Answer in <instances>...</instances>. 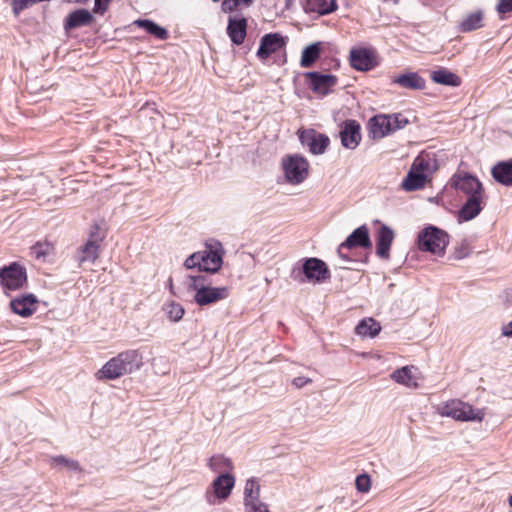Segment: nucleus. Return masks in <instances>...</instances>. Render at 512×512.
<instances>
[{
  "label": "nucleus",
  "mask_w": 512,
  "mask_h": 512,
  "mask_svg": "<svg viewBox=\"0 0 512 512\" xmlns=\"http://www.w3.org/2000/svg\"><path fill=\"white\" fill-rule=\"evenodd\" d=\"M508 503H509L510 507L512 508V494L508 498Z\"/></svg>",
  "instance_id": "56"
},
{
  "label": "nucleus",
  "mask_w": 512,
  "mask_h": 512,
  "mask_svg": "<svg viewBox=\"0 0 512 512\" xmlns=\"http://www.w3.org/2000/svg\"><path fill=\"white\" fill-rule=\"evenodd\" d=\"M188 279L190 281L188 289L191 291L197 292L200 287L210 286V283L207 282V277L203 275H189Z\"/></svg>",
  "instance_id": "40"
},
{
  "label": "nucleus",
  "mask_w": 512,
  "mask_h": 512,
  "mask_svg": "<svg viewBox=\"0 0 512 512\" xmlns=\"http://www.w3.org/2000/svg\"><path fill=\"white\" fill-rule=\"evenodd\" d=\"M449 239L446 231L434 225H427L418 233L417 245L420 251L441 257L445 255Z\"/></svg>",
  "instance_id": "4"
},
{
  "label": "nucleus",
  "mask_w": 512,
  "mask_h": 512,
  "mask_svg": "<svg viewBox=\"0 0 512 512\" xmlns=\"http://www.w3.org/2000/svg\"><path fill=\"white\" fill-rule=\"evenodd\" d=\"M298 137L303 146L308 147L314 155L323 154L329 146L330 139L327 135L314 129L299 130Z\"/></svg>",
  "instance_id": "11"
},
{
  "label": "nucleus",
  "mask_w": 512,
  "mask_h": 512,
  "mask_svg": "<svg viewBox=\"0 0 512 512\" xmlns=\"http://www.w3.org/2000/svg\"><path fill=\"white\" fill-rule=\"evenodd\" d=\"M100 245L87 241L80 246L77 251V260L79 264L94 263L99 256Z\"/></svg>",
  "instance_id": "30"
},
{
  "label": "nucleus",
  "mask_w": 512,
  "mask_h": 512,
  "mask_svg": "<svg viewBox=\"0 0 512 512\" xmlns=\"http://www.w3.org/2000/svg\"><path fill=\"white\" fill-rule=\"evenodd\" d=\"M311 382H312V379L307 378V377H303V376H299V377H296V378L293 379L292 384L296 388H302V387H304L305 385H307V384H309Z\"/></svg>",
  "instance_id": "50"
},
{
  "label": "nucleus",
  "mask_w": 512,
  "mask_h": 512,
  "mask_svg": "<svg viewBox=\"0 0 512 512\" xmlns=\"http://www.w3.org/2000/svg\"><path fill=\"white\" fill-rule=\"evenodd\" d=\"M491 174L493 179L507 187L512 186V159L499 161L492 169Z\"/></svg>",
  "instance_id": "24"
},
{
  "label": "nucleus",
  "mask_w": 512,
  "mask_h": 512,
  "mask_svg": "<svg viewBox=\"0 0 512 512\" xmlns=\"http://www.w3.org/2000/svg\"><path fill=\"white\" fill-rule=\"evenodd\" d=\"M337 253H338V255H339L343 260H345V261H347V262L351 261L350 257H349L347 254H344V253H343V250H341V251H340V246H339V247H338V249H337Z\"/></svg>",
  "instance_id": "52"
},
{
  "label": "nucleus",
  "mask_w": 512,
  "mask_h": 512,
  "mask_svg": "<svg viewBox=\"0 0 512 512\" xmlns=\"http://www.w3.org/2000/svg\"><path fill=\"white\" fill-rule=\"evenodd\" d=\"M235 485V478L229 472L221 473L212 482L213 493L209 490L206 492L207 502L210 504L215 503V499L225 500L231 494V491Z\"/></svg>",
  "instance_id": "12"
},
{
  "label": "nucleus",
  "mask_w": 512,
  "mask_h": 512,
  "mask_svg": "<svg viewBox=\"0 0 512 512\" xmlns=\"http://www.w3.org/2000/svg\"><path fill=\"white\" fill-rule=\"evenodd\" d=\"M203 253L202 252H195L191 254L184 262V266L187 269H194L197 268L199 271H201V263H202Z\"/></svg>",
  "instance_id": "43"
},
{
  "label": "nucleus",
  "mask_w": 512,
  "mask_h": 512,
  "mask_svg": "<svg viewBox=\"0 0 512 512\" xmlns=\"http://www.w3.org/2000/svg\"><path fill=\"white\" fill-rule=\"evenodd\" d=\"M226 32L234 45H242L247 35V19L244 16H230Z\"/></svg>",
  "instance_id": "17"
},
{
  "label": "nucleus",
  "mask_w": 512,
  "mask_h": 512,
  "mask_svg": "<svg viewBox=\"0 0 512 512\" xmlns=\"http://www.w3.org/2000/svg\"><path fill=\"white\" fill-rule=\"evenodd\" d=\"M260 486L254 478H250L246 481L244 487L245 503H251L259 500Z\"/></svg>",
  "instance_id": "36"
},
{
  "label": "nucleus",
  "mask_w": 512,
  "mask_h": 512,
  "mask_svg": "<svg viewBox=\"0 0 512 512\" xmlns=\"http://www.w3.org/2000/svg\"><path fill=\"white\" fill-rule=\"evenodd\" d=\"M168 282H169V287H170V289H172V287H173L172 278H169V281H168Z\"/></svg>",
  "instance_id": "57"
},
{
  "label": "nucleus",
  "mask_w": 512,
  "mask_h": 512,
  "mask_svg": "<svg viewBox=\"0 0 512 512\" xmlns=\"http://www.w3.org/2000/svg\"><path fill=\"white\" fill-rule=\"evenodd\" d=\"M33 6L31 0H12L11 8L15 17H18L21 12Z\"/></svg>",
  "instance_id": "44"
},
{
  "label": "nucleus",
  "mask_w": 512,
  "mask_h": 512,
  "mask_svg": "<svg viewBox=\"0 0 512 512\" xmlns=\"http://www.w3.org/2000/svg\"><path fill=\"white\" fill-rule=\"evenodd\" d=\"M391 377L397 383L405 385H409V382L412 380L411 370L407 366L395 370Z\"/></svg>",
  "instance_id": "39"
},
{
  "label": "nucleus",
  "mask_w": 512,
  "mask_h": 512,
  "mask_svg": "<svg viewBox=\"0 0 512 512\" xmlns=\"http://www.w3.org/2000/svg\"><path fill=\"white\" fill-rule=\"evenodd\" d=\"M203 258L201 263V271L208 273H216L223 263L222 254L220 250L210 249L209 251H203Z\"/></svg>",
  "instance_id": "26"
},
{
  "label": "nucleus",
  "mask_w": 512,
  "mask_h": 512,
  "mask_svg": "<svg viewBox=\"0 0 512 512\" xmlns=\"http://www.w3.org/2000/svg\"><path fill=\"white\" fill-rule=\"evenodd\" d=\"M339 137L346 149L354 150L361 141V126L357 120L346 119L340 125Z\"/></svg>",
  "instance_id": "13"
},
{
  "label": "nucleus",
  "mask_w": 512,
  "mask_h": 512,
  "mask_svg": "<svg viewBox=\"0 0 512 512\" xmlns=\"http://www.w3.org/2000/svg\"><path fill=\"white\" fill-rule=\"evenodd\" d=\"M302 6L305 13L319 16L329 15L338 8L337 0H303Z\"/></svg>",
  "instance_id": "22"
},
{
  "label": "nucleus",
  "mask_w": 512,
  "mask_h": 512,
  "mask_svg": "<svg viewBox=\"0 0 512 512\" xmlns=\"http://www.w3.org/2000/svg\"><path fill=\"white\" fill-rule=\"evenodd\" d=\"M106 237V232L102 229L98 224H94L89 233V237L87 241H92V243L100 245V243Z\"/></svg>",
  "instance_id": "41"
},
{
  "label": "nucleus",
  "mask_w": 512,
  "mask_h": 512,
  "mask_svg": "<svg viewBox=\"0 0 512 512\" xmlns=\"http://www.w3.org/2000/svg\"><path fill=\"white\" fill-rule=\"evenodd\" d=\"M411 167L424 174L431 173L436 169V159L434 154L420 153L412 163Z\"/></svg>",
  "instance_id": "32"
},
{
  "label": "nucleus",
  "mask_w": 512,
  "mask_h": 512,
  "mask_svg": "<svg viewBox=\"0 0 512 512\" xmlns=\"http://www.w3.org/2000/svg\"><path fill=\"white\" fill-rule=\"evenodd\" d=\"M142 365L141 352L137 349H129L107 361L96 373V377L99 380H115L139 370Z\"/></svg>",
  "instance_id": "1"
},
{
  "label": "nucleus",
  "mask_w": 512,
  "mask_h": 512,
  "mask_svg": "<svg viewBox=\"0 0 512 512\" xmlns=\"http://www.w3.org/2000/svg\"><path fill=\"white\" fill-rule=\"evenodd\" d=\"M483 210V195L467 197V200L458 211L460 222H467L476 218Z\"/></svg>",
  "instance_id": "19"
},
{
  "label": "nucleus",
  "mask_w": 512,
  "mask_h": 512,
  "mask_svg": "<svg viewBox=\"0 0 512 512\" xmlns=\"http://www.w3.org/2000/svg\"><path fill=\"white\" fill-rule=\"evenodd\" d=\"M431 79L435 83L445 86L458 87L461 85V78L446 68H439L432 71Z\"/></svg>",
  "instance_id": "27"
},
{
  "label": "nucleus",
  "mask_w": 512,
  "mask_h": 512,
  "mask_svg": "<svg viewBox=\"0 0 512 512\" xmlns=\"http://www.w3.org/2000/svg\"><path fill=\"white\" fill-rule=\"evenodd\" d=\"M409 123L410 120L403 113L378 114L368 122L369 133L373 139H382L404 129Z\"/></svg>",
  "instance_id": "3"
},
{
  "label": "nucleus",
  "mask_w": 512,
  "mask_h": 512,
  "mask_svg": "<svg viewBox=\"0 0 512 512\" xmlns=\"http://www.w3.org/2000/svg\"><path fill=\"white\" fill-rule=\"evenodd\" d=\"M294 0H285L286 7L289 8L293 4Z\"/></svg>",
  "instance_id": "54"
},
{
  "label": "nucleus",
  "mask_w": 512,
  "mask_h": 512,
  "mask_svg": "<svg viewBox=\"0 0 512 512\" xmlns=\"http://www.w3.org/2000/svg\"><path fill=\"white\" fill-rule=\"evenodd\" d=\"M392 83L409 90H423L426 86L425 79L417 72L400 74L392 79Z\"/></svg>",
  "instance_id": "23"
},
{
  "label": "nucleus",
  "mask_w": 512,
  "mask_h": 512,
  "mask_svg": "<svg viewBox=\"0 0 512 512\" xmlns=\"http://www.w3.org/2000/svg\"><path fill=\"white\" fill-rule=\"evenodd\" d=\"M51 461L54 464L65 466L69 470L77 471V472L81 471V467H80V464L78 461H76L74 459L67 458L63 455L53 456L51 458Z\"/></svg>",
  "instance_id": "37"
},
{
  "label": "nucleus",
  "mask_w": 512,
  "mask_h": 512,
  "mask_svg": "<svg viewBox=\"0 0 512 512\" xmlns=\"http://www.w3.org/2000/svg\"><path fill=\"white\" fill-rule=\"evenodd\" d=\"M113 0H95L94 7H93V13L103 15L109 7V4Z\"/></svg>",
  "instance_id": "47"
},
{
  "label": "nucleus",
  "mask_w": 512,
  "mask_h": 512,
  "mask_svg": "<svg viewBox=\"0 0 512 512\" xmlns=\"http://www.w3.org/2000/svg\"><path fill=\"white\" fill-rule=\"evenodd\" d=\"M165 310L168 318L174 322L181 320L185 313L183 306L176 302L169 303Z\"/></svg>",
  "instance_id": "38"
},
{
  "label": "nucleus",
  "mask_w": 512,
  "mask_h": 512,
  "mask_svg": "<svg viewBox=\"0 0 512 512\" xmlns=\"http://www.w3.org/2000/svg\"><path fill=\"white\" fill-rule=\"evenodd\" d=\"M37 303L38 299L34 294L26 293L12 299L10 301V308L15 314L26 318L36 311Z\"/></svg>",
  "instance_id": "18"
},
{
  "label": "nucleus",
  "mask_w": 512,
  "mask_h": 512,
  "mask_svg": "<svg viewBox=\"0 0 512 512\" xmlns=\"http://www.w3.org/2000/svg\"><path fill=\"white\" fill-rule=\"evenodd\" d=\"M356 488L359 492L365 493L368 492L371 487V480L369 475L360 474L356 477L355 480Z\"/></svg>",
  "instance_id": "45"
},
{
  "label": "nucleus",
  "mask_w": 512,
  "mask_h": 512,
  "mask_svg": "<svg viewBox=\"0 0 512 512\" xmlns=\"http://www.w3.org/2000/svg\"><path fill=\"white\" fill-rule=\"evenodd\" d=\"M287 37L278 32L267 33L260 39L257 56L261 60L268 59L273 53L283 49L287 44Z\"/></svg>",
  "instance_id": "14"
},
{
  "label": "nucleus",
  "mask_w": 512,
  "mask_h": 512,
  "mask_svg": "<svg viewBox=\"0 0 512 512\" xmlns=\"http://www.w3.org/2000/svg\"><path fill=\"white\" fill-rule=\"evenodd\" d=\"M228 294L227 287H200L195 292L194 300L199 306H206L227 298Z\"/></svg>",
  "instance_id": "15"
},
{
  "label": "nucleus",
  "mask_w": 512,
  "mask_h": 512,
  "mask_svg": "<svg viewBox=\"0 0 512 512\" xmlns=\"http://www.w3.org/2000/svg\"><path fill=\"white\" fill-rule=\"evenodd\" d=\"M308 87L322 96L328 95L337 84L338 78L332 74H323L318 71H308L303 74Z\"/></svg>",
  "instance_id": "10"
},
{
  "label": "nucleus",
  "mask_w": 512,
  "mask_h": 512,
  "mask_svg": "<svg viewBox=\"0 0 512 512\" xmlns=\"http://www.w3.org/2000/svg\"><path fill=\"white\" fill-rule=\"evenodd\" d=\"M212 1H213V2H215V3H217V2H219L220 0H212Z\"/></svg>",
  "instance_id": "58"
},
{
  "label": "nucleus",
  "mask_w": 512,
  "mask_h": 512,
  "mask_svg": "<svg viewBox=\"0 0 512 512\" xmlns=\"http://www.w3.org/2000/svg\"><path fill=\"white\" fill-rule=\"evenodd\" d=\"M428 179V175L422 172L417 171L415 168L410 167L405 179L403 180L401 186L406 191H417L422 189Z\"/></svg>",
  "instance_id": "25"
},
{
  "label": "nucleus",
  "mask_w": 512,
  "mask_h": 512,
  "mask_svg": "<svg viewBox=\"0 0 512 512\" xmlns=\"http://www.w3.org/2000/svg\"><path fill=\"white\" fill-rule=\"evenodd\" d=\"M349 62L351 67L357 71H371L378 66L377 53L374 49L367 47L352 48Z\"/></svg>",
  "instance_id": "9"
},
{
  "label": "nucleus",
  "mask_w": 512,
  "mask_h": 512,
  "mask_svg": "<svg viewBox=\"0 0 512 512\" xmlns=\"http://www.w3.org/2000/svg\"><path fill=\"white\" fill-rule=\"evenodd\" d=\"M358 247L365 249L372 248V241L366 225H361L356 228L345 241L340 244V251Z\"/></svg>",
  "instance_id": "16"
},
{
  "label": "nucleus",
  "mask_w": 512,
  "mask_h": 512,
  "mask_svg": "<svg viewBox=\"0 0 512 512\" xmlns=\"http://www.w3.org/2000/svg\"><path fill=\"white\" fill-rule=\"evenodd\" d=\"M394 231L383 224L376 234V254L381 259H388L390 256V248L394 240Z\"/></svg>",
  "instance_id": "20"
},
{
  "label": "nucleus",
  "mask_w": 512,
  "mask_h": 512,
  "mask_svg": "<svg viewBox=\"0 0 512 512\" xmlns=\"http://www.w3.org/2000/svg\"><path fill=\"white\" fill-rule=\"evenodd\" d=\"M483 26V12L481 10L468 14L460 23L462 32H471Z\"/></svg>",
  "instance_id": "33"
},
{
  "label": "nucleus",
  "mask_w": 512,
  "mask_h": 512,
  "mask_svg": "<svg viewBox=\"0 0 512 512\" xmlns=\"http://www.w3.org/2000/svg\"><path fill=\"white\" fill-rule=\"evenodd\" d=\"M238 6H240L237 2V0H224L222 2L221 8L224 12H232L234 11Z\"/></svg>",
  "instance_id": "49"
},
{
  "label": "nucleus",
  "mask_w": 512,
  "mask_h": 512,
  "mask_svg": "<svg viewBox=\"0 0 512 512\" xmlns=\"http://www.w3.org/2000/svg\"><path fill=\"white\" fill-rule=\"evenodd\" d=\"M291 277L299 283H323L331 278L327 264L316 257L302 259L300 268L294 267Z\"/></svg>",
  "instance_id": "2"
},
{
  "label": "nucleus",
  "mask_w": 512,
  "mask_h": 512,
  "mask_svg": "<svg viewBox=\"0 0 512 512\" xmlns=\"http://www.w3.org/2000/svg\"><path fill=\"white\" fill-rule=\"evenodd\" d=\"M381 331V326L379 322L374 320L373 318H365L359 321L357 326L355 327V332L357 335L363 337H375Z\"/></svg>",
  "instance_id": "31"
},
{
  "label": "nucleus",
  "mask_w": 512,
  "mask_h": 512,
  "mask_svg": "<svg viewBox=\"0 0 512 512\" xmlns=\"http://www.w3.org/2000/svg\"><path fill=\"white\" fill-rule=\"evenodd\" d=\"M442 414L459 421H481L484 417L481 410L474 409L471 405L460 400L447 402L443 407Z\"/></svg>",
  "instance_id": "7"
},
{
  "label": "nucleus",
  "mask_w": 512,
  "mask_h": 512,
  "mask_svg": "<svg viewBox=\"0 0 512 512\" xmlns=\"http://www.w3.org/2000/svg\"><path fill=\"white\" fill-rule=\"evenodd\" d=\"M52 252L53 246L48 242H37L30 248V255L40 261H45Z\"/></svg>",
  "instance_id": "35"
},
{
  "label": "nucleus",
  "mask_w": 512,
  "mask_h": 512,
  "mask_svg": "<svg viewBox=\"0 0 512 512\" xmlns=\"http://www.w3.org/2000/svg\"><path fill=\"white\" fill-rule=\"evenodd\" d=\"M451 187L464 193L467 197L483 195L484 188L480 180L473 174L466 171L456 172L451 180Z\"/></svg>",
  "instance_id": "8"
},
{
  "label": "nucleus",
  "mask_w": 512,
  "mask_h": 512,
  "mask_svg": "<svg viewBox=\"0 0 512 512\" xmlns=\"http://www.w3.org/2000/svg\"><path fill=\"white\" fill-rule=\"evenodd\" d=\"M208 466L214 472H228L233 469L232 461L223 455H214L208 461Z\"/></svg>",
  "instance_id": "34"
},
{
  "label": "nucleus",
  "mask_w": 512,
  "mask_h": 512,
  "mask_svg": "<svg viewBox=\"0 0 512 512\" xmlns=\"http://www.w3.org/2000/svg\"><path fill=\"white\" fill-rule=\"evenodd\" d=\"M246 512H270L267 506L259 500L245 503Z\"/></svg>",
  "instance_id": "46"
},
{
  "label": "nucleus",
  "mask_w": 512,
  "mask_h": 512,
  "mask_svg": "<svg viewBox=\"0 0 512 512\" xmlns=\"http://www.w3.org/2000/svg\"><path fill=\"white\" fill-rule=\"evenodd\" d=\"M502 335L505 337H512V320L502 327Z\"/></svg>",
  "instance_id": "51"
},
{
  "label": "nucleus",
  "mask_w": 512,
  "mask_h": 512,
  "mask_svg": "<svg viewBox=\"0 0 512 512\" xmlns=\"http://www.w3.org/2000/svg\"><path fill=\"white\" fill-rule=\"evenodd\" d=\"M322 53V43L314 42L306 46L301 55L300 65L303 68H309L320 58Z\"/></svg>",
  "instance_id": "29"
},
{
  "label": "nucleus",
  "mask_w": 512,
  "mask_h": 512,
  "mask_svg": "<svg viewBox=\"0 0 512 512\" xmlns=\"http://www.w3.org/2000/svg\"><path fill=\"white\" fill-rule=\"evenodd\" d=\"M93 20L94 16L89 10L80 8L72 11L66 16L63 27L65 31H71L83 26H89Z\"/></svg>",
  "instance_id": "21"
},
{
  "label": "nucleus",
  "mask_w": 512,
  "mask_h": 512,
  "mask_svg": "<svg viewBox=\"0 0 512 512\" xmlns=\"http://www.w3.org/2000/svg\"><path fill=\"white\" fill-rule=\"evenodd\" d=\"M134 24L159 40L164 41L169 38L168 30L151 19H137Z\"/></svg>",
  "instance_id": "28"
},
{
  "label": "nucleus",
  "mask_w": 512,
  "mask_h": 512,
  "mask_svg": "<svg viewBox=\"0 0 512 512\" xmlns=\"http://www.w3.org/2000/svg\"><path fill=\"white\" fill-rule=\"evenodd\" d=\"M471 254V247L466 239H463L461 243L455 247L453 256L456 260H461L468 257Z\"/></svg>",
  "instance_id": "42"
},
{
  "label": "nucleus",
  "mask_w": 512,
  "mask_h": 512,
  "mask_svg": "<svg viewBox=\"0 0 512 512\" xmlns=\"http://www.w3.org/2000/svg\"><path fill=\"white\" fill-rule=\"evenodd\" d=\"M27 283V270L19 262H11L0 268V285L7 291H16Z\"/></svg>",
  "instance_id": "5"
},
{
  "label": "nucleus",
  "mask_w": 512,
  "mask_h": 512,
  "mask_svg": "<svg viewBox=\"0 0 512 512\" xmlns=\"http://www.w3.org/2000/svg\"><path fill=\"white\" fill-rule=\"evenodd\" d=\"M254 0H237L239 5L250 6Z\"/></svg>",
  "instance_id": "53"
},
{
  "label": "nucleus",
  "mask_w": 512,
  "mask_h": 512,
  "mask_svg": "<svg viewBox=\"0 0 512 512\" xmlns=\"http://www.w3.org/2000/svg\"><path fill=\"white\" fill-rule=\"evenodd\" d=\"M282 166L288 183L297 185L308 176L309 163L299 154L288 155L282 160Z\"/></svg>",
  "instance_id": "6"
},
{
  "label": "nucleus",
  "mask_w": 512,
  "mask_h": 512,
  "mask_svg": "<svg viewBox=\"0 0 512 512\" xmlns=\"http://www.w3.org/2000/svg\"><path fill=\"white\" fill-rule=\"evenodd\" d=\"M75 3H79V4H85L87 3L89 0H73Z\"/></svg>",
  "instance_id": "55"
},
{
  "label": "nucleus",
  "mask_w": 512,
  "mask_h": 512,
  "mask_svg": "<svg viewBox=\"0 0 512 512\" xmlns=\"http://www.w3.org/2000/svg\"><path fill=\"white\" fill-rule=\"evenodd\" d=\"M496 11L499 15L512 12V0H499L496 5Z\"/></svg>",
  "instance_id": "48"
}]
</instances>
